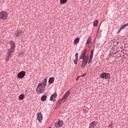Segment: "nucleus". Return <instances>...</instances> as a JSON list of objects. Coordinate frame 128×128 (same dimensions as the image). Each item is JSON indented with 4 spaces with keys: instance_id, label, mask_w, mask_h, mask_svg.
Returning a JSON list of instances; mask_svg holds the SVG:
<instances>
[{
    "instance_id": "obj_1",
    "label": "nucleus",
    "mask_w": 128,
    "mask_h": 128,
    "mask_svg": "<svg viewBox=\"0 0 128 128\" xmlns=\"http://www.w3.org/2000/svg\"><path fill=\"white\" fill-rule=\"evenodd\" d=\"M80 58L82 60L81 67L84 68V66H86V64H88V60L90 58L88 55H86V50L84 49L82 51L81 55L80 56Z\"/></svg>"
},
{
    "instance_id": "obj_2",
    "label": "nucleus",
    "mask_w": 128,
    "mask_h": 128,
    "mask_svg": "<svg viewBox=\"0 0 128 128\" xmlns=\"http://www.w3.org/2000/svg\"><path fill=\"white\" fill-rule=\"evenodd\" d=\"M46 82H48V78H45L42 82H40L36 88V92L38 94H42L46 90Z\"/></svg>"
},
{
    "instance_id": "obj_3",
    "label": "nucleus",
    "mask_w": 128,
    "mask_h": 128,
    "mask_svg": "<svg viewBox=\"0 0 128 128\" xmlns=\"http://www.w3.org/2000/svg\"><path fill=\"white\" fill-rule=\"evenodd\" d=\"M70 92H71L70 90H67L65 93V94L62 98L58 100V104H60L62 102H66V100H68V98L70 96Z\"/></svg>"
},
{
    "instance_id": "obj_4",
    "label": "nucleus",
    "mask_w": 128,
    "mask_h": 128,
    "mask_svg": "<svg viewBox=\"0 0 128 128\" xmlns=\"http://www.w3.org/2000/svg\"><path fill=\"white\" fill-rule=\"evenodd\" d=\"M15 50H14V49H8L7 54L6 56V62H8V60H10V58H12Z\"/></svg>"
},
{
    "instance_id": "obj_5",
    "label": "nucleus",
    "mask_w": 128,
    "mask_h": 128,
    "mask_svg": "<svg viewBox=\"0 0 128 128\" xmlns=\"http://www.w3.org/2000/svg\"><path fill=\"white\" fill-rule=\"evenodd\" d=\"M8 12L6 11H1L0 12V20H5L8 18Z\"/></svg>"
},
{
    "instance_id": "obj_6",
    "label": "nucleus",
    "mask_w": 128,
    "mask_h": 128,
    "mask_svg": "<svg viewBox=\"0 0 128 128\" xmlns=\"http://www.w3.org/2000/svg\"><path fill=\"white\" fill-rule=\"evenodd\" d=\"M101 78H110V74L108 73L103 72L100 75Z\"/></svg>"
},
{
    "instance_id": "obj_7",
    "label": "nucleus",
    "mask_w": 128,
    "mask_h": 128,
    "mask_svg": "<svg viewBox=\"0 0 128 128\" xmlns=\"http://www.w3.org/2000/svg\"><path fill=\"white\" fill-rule=\"evenodd\" d=\"M64 126V121L62 120H58V122H55L56 128H60Z\"/></svg>"
},
{
    "instance_id": "obj_8",
    "label": "nucleus",
    "mask_w": 128,
    "mask_h": 128,
    "mask_svg": "<svg viewBox=\"0 0 128 128\" xmlns=\"http://www.w3.org/2000/svg\"><path fill=\"white\" fill-rule=\"evenodd\" d=\"M22 34V30H17L15 33L14 34V38H19V36H20Z\"/></svg>"
},
{
    "instance_id": "obj_9",
    "label": "nucleus",
    "mask_w": 128,
    "mask_h": 128,
    "mask_svg": "<svg viewBox=\"0 0 128 128\" xmlns=\"http://www.w3.org/2000/svg\"><path fill=\"white\" fill-rule=\"evenodd\" d=\"M17 76L18 78H24L26 76V72L20 71L18 73Z\"/></svg>"
},
{
    "instance_id": "obj_10",
    "label": "nucleus",
    "mask_w": 128,
    "mask_h": 128,
    "mask_svg": "<svg viewBox=\"0 0 128 128\" xmlns=\"http://www.w3.org/2000/svg\"><path fill=\"white\" fill-rule=\"evenodd\" d=\"M36 120L39 122H42V113L40 112L37 114Z\"/></svg>"
},
{
    "instance_id": "obj_11",
    "label": "nucleus",
    "mask_w": 128,
    "mask_h": 128,
    "mask_svg": "<svg viewBox=\"0 0 128 128\" xmlns=\"http://www.w3.org/2000/svg\"><path fill=\"white\" fill-rule=\"evenodd\" d=\"M58 96V94H56V92H54L53 94H52L50 97V100L51 102H56V97Z\"/></svg>"
},
{
    "instance_id": "obj_12",
    "label": "nucleus",
    "mask_w": 128,
    "mask_h": 128,
    "mask_svg": "<svg viewBox=\"0 0 128 128\" xmlns=\"http://www.w3.org/2000/svg\"><path fill=\"white\" fill-rule=\"evenodd\" d=\"M10 49L11 50H16V43L12 40L10 42Z\"/></svg>"
},
{
    "instance_id": "obj_13",
    "label": "nucleus",
    "mask_w": 128,
    "mask_h": 128,
    "mask_svg": "<svg viewBox=\"0 0 128 128\" xmlns=\"http://www.w3.org/2000/svg\"><path fill=\"white\" fill-rule=\"evenodd\" d=\"M98 124V122L94 120L90 124L88 128H94Z\"/></svg>"
},
{
    "instance_id": "obj_14",
    "label": "nucleus",
    "mask_w": 128,
    "mask_h": 128,
    "mask_svg": "<svg viewBox=\"0 0 128 128\" xmlns=\"http://www.w3.org/2000/svg\"><path fill=\"white\" fill-rule=\"evenodd\" d=\"M54 82V78L50 77L49 78L48 81V84H53Z\"/></svg>"
},
{
    "instance_id": "obj_15",
    "label": "nucleus",
    "mask_w": 128,
    "mask_h": 128,
    "mask_svg": "<svg viewBox=\"0 0 128 128\" xmlns=\"http://www.w3.org/2000/svg\"><path fill=\"white\" fill-rule=\"evenodd\" d=\"M91 43H92V37H88V38L87 40V42H86V44L90 46Z\"/></svg>"
},
{
    "instance_id": "obj_16",
    "label": "nucleus",
    "mask_w": 128,
    "mask_h": 128,
    "mask_svg": "<svg viewBox=\"0 0 128 128\" xmlns=\"http://www.w3.org/2000/svg\"><path fill=\"white\" fill-rule=\"evenodd\" d=\"M78 42H80V38H76L74 41V44H78Z\"/></svg>"
},
{
    "instance_id": "obj_17",
    "label": "nucleus",
    "mask_w": 128,
    "mask_h": 128,
    "mask_svg": "<svg viewBox=\"0 0 128 128\" xmlns=\"http://www.w3.org/2000/svg\"><path fill=\"white\" fill-rule=\"evenodd\" d=\"M48 98V96H46V95H43L41 97V100L42 102H45V100H46V98Z\"/></svg>"
},
{
    "instance_id": "obj_18",
    "label": "nucleus",
    "mask_w": 128,
    "mask_h": 128,
    "mask_svg": "<svg viewBox=\"0 0 128 128\" xmlns=\"http://www.w3.org/2000/svg\"><path fill=\"white\" fill-rule=\"evenodd\" d=\"M18 98H19L20 100H24V94H20Z\"/></svg>"
},
{
    "instance_id": "obj_19",
    "label": "nucleus",
    "mask_w": 128,
    "mask_h": 128,
    "mask_svg": "<svg viewBox=\"0 0 128 128\" xmlns=\"http://www.w3.org/2000/svg\"><path fill=\"white\" fill-rule=\"evenodd\" d=\"M98 20H96L94 22V26H98Z\"/></svg>"
},
{
    "instance_id": "obj_20",
    "label": "nucleus",
    "mask_w": 128,
    "mask_h": 128,
    "mask_svg": "<svg viewBox=\"0 0 128 128\" xmlns=\"http://www.w3.org/2000/svg\"><path fill=\"white\" fill-rule=\"evenodd\" d=\"M66 2H68V0H60V4H66Z\"/></svg>"
},
{
    "instance_id": "obj_21",
    "label": "nucleus",
    "mask_w": 128,
    "mask_h": 128,
    "mask_svg": "<svg viewBox=\"0 0 128 128\" xmlns=\"http://www.w3.org/2000/svg\"><path fill=\"white\" fill-rule=\"evenodd\" d=\"M78 58H75V60H74V64H78Z\"/></svg>"
},
{
    "instance_id": "obj_22",
    "label": "nucleus",
    "mask_w": 128,
    "mask_h": 128,
    "mask_svg": "<svg viewBox=\"0 0 128 128\" xmlns=\"http://www.w3.org/2000/svg\"><path fill=\"white\" fill-rule=\"evenodd\" d=\"M94 50H92L90 52V58H94Z\"/></svg>"
},
{
    "instance_id": "obj_23",
    "label": "nucleus",
    "mask_w": 128,
    "mask_h": 128,
    "mask_svg": "<svg viewBox=\"0 0 128 128\" xmlns=\"http://www.w3.org/2000/svg\"><path fill=\"white\" fill-rule=\"evenodd\" d=\"M88 64H92V58L90 57L89 60H88Z\"/></svg>"
},
{
    "instance_id": "obj_24",
    "label": "nucleus",
    "mask_w": 128,
    "mask_h": 128,
    "mask_svg": "<svg viewBox=\"0 0 128 128\" xmlns=\"http://www.w3.org/2000/svg\"><path fill=\"white\" fill-rule=\"evenodd\" d=\"M100 42L96 44V48H100Z\"/></svg>"
},
{
    "instance_id": "obj_25",
    "label": "nucleus",
    "mask_w": 128,
    "mask_h": 128,
    "mask_svg": "<svg viewBox=\"0 0 128 128\" xmlns=\"http://www.w3.org/2000/svg\"><path fill=\"white\" fill-rule=\"evenodd\" d=\"M124 26H122L120 28V29L118 30V32H120V30H124Z\"/></svg>"
},
{
    "instance_id": "obj_26",
    "label": "nucleus",
    "mask_w": 128,
    "mask_h": 128,
    "mask_svg": "<svg viewBox=\"0 0 128 128\" xmlns=\"http://www.w3.org/2000/svg\"><path fill=\"white\" fill-rule=\"evenodd\" d=\"M75 58H78V53L76 52L75 54Z\"/></svg>"
},
{
    "instance_id": "obj_27",
    "label": "nucleus",
    "mask_w": 128,
    "mask_h": 128,
    "mask_svg": "<svg viewBox=\"0 0 128 128\" xmlns=\"http://www.w3.org/2000/svg\"><path fill=\"white\" fill-rule=\"evenodd\" d=\"M122 26L124 27V28H126V26H128V23L123 24Z\"/></svg>"
},
{
    "instance_id": "obj_28",
    "label": "nucleus",
    "mask_w": 128,
    "mask_h": 128,
    "mask_svg": "<svg viewBox=\"0 0 128 128\" xmlns=\"http://www.w3.org/2000/svg\"><path fill=\"white\" fill-rule=\"evenodd\" d=\"M108 127H109V128H112V122H111V124H110L108 125Z\"/></svg>"
},
{
    "instance_id": "obj_29",
    "label": "nucleus",
    "mask_w": 128,
    "mask_h": 128,
    "mask_svg": "<svg viewBox=\"0 0 128 128\" xmlns=\"http://www.w3.org/2000/svg\"><path fill=\"white\" fill-rule=\"evenodd\" d=\"M86 76V73H85L82 75L80 76L82 77V76Z\"/></svg>"
},
{
    "instance_id": "obj_30",
    "label": "nucleus",
    "mask_w": 128,
    "mask_h": 128,
    "mask_svg": "<svg viewBox=\"0 0 128 128\" xmlns=\"http://www.w3.org/2000/svg\"><path fill=\"white\" fill-rule=\"evenodd\" d=\"M80 78V76H78L76 78V80H78V78Z\"/></svg>"
},
{
    "instance_id": "obj_31",
    "label": "nucleus",
    "mask_w": 128,
    "mask_h": 128,
    "mask_svg": "<svg viewBox=\"0 0 128 128\" xmlns=\"http://www.w3.org/2000/svg\"><path fill=\"white\" fill-rule=\"evenodd\" d=\"M115 58H118V55H116V56H115Z\"/></svg>"
},
{
    "instance_id": "obj_32",
    "label": "nucleus",
    "mask_w": 128,
    "mask_h": 128,
    "mask_svg": "<svg viewBox=\"0 0 128 128\" xmlns=\"http://www.w3.org/2000/svg\"><path fill=\"white\" fill-rule=\"evenodd\" d=\"M98 32H99L100 33V29H98V30H97Z\"/></svg>"
},
{
    "instance_id": "obj_33",
    "label": "nucleus",
    "mask_w": 128,
    "mask_h": 128,
    "mask_svg": "<svg viewBox=\"0 0 128 128\" xmlns=\"http://www.w3.org/2000/svg\"><path fill=\"white\" fill-rule=\"evenodd\" d=\"M102 32V30L99 32V34H100Z\"/></svg>"
},
{
    "instance_id": "obj_34",
    "label": "nucleus",
    "mask_w": 128,
    "mask_h": 128,
    "mask_svg": "<svg viewBox=\"0 0 128 128\" xmlns=\"http://www.w3.org/2000/svg\"><path fill=\"white\" fill-rule=\"evenodd\" d=\"M121 56H122V55H120V56H119L120 58Z\"/></svg>"
},
{
    "instance_id": "obj_35",
    "label": "nucleus",
    "mask_w": 128,
    "mask_h": 128,
    "mask_svg": "<svg viewBox=\"0 0 128 128\" xmlns=\"http://www.w3.org/2000/svg\"><path fill=\"white\" fill-rule=\"evenodd\" d=\"M114 54H116V53H114Z\"/></svg>"
}]
</instances>
